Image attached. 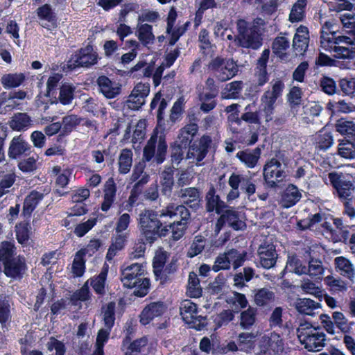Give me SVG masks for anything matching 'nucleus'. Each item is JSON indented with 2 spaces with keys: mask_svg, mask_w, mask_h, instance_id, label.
Returning <instances> with one entry per match:
<instances>
[{
  "mask_svg": "<svg viewBox=\"0 0 355 355\" xmlns=\"http://www.w3.org/2000/svg\"><path fill=\"white\" fill-rule=\"evenodd\" d=\"M325 184H329L335 189L337 196L343 201L349 200L355 191L353 177L348 173L333 171L322 176Z\"/></svg>",
  "mask_w": 355,
  "mask_h": 355,
  "instance_id": "nucleus-6",
  "label": "nucleus"
},
{
  "mask_svg": "<svg viewBox=\"0 0 355 355\" xmlns=\"http://www.w3.org/2000/svg\"><path fill=\"white\" fill-rule=\"evenodd\" d=\"M167 148L165 135L155 130L144 148L143 160L150 162L155 158L157 164L163 163L166 159Z\"/></svg>",
  "mask_w": 355,
  "mask_h": 355,
  "instance_id": "nucleus-8",
  "label": "nucleus"
},
{
  "mask_svg": "<svg viewBox=\"0 0 355 355\" xmlns=\"http://www.w3.org/2000/svg\"><path fill=\"white\" fill-rule=\"evenodd\" d=\"M289 46V40L286 37H277L272 42V50L273 53L281 60H284L286 58V50Z\"/></svg>",
  "mask_w": 355,
  "mask_h": 355,
  "instance_id": "nucleus-44",
  "label": "nucleus"
},
{
  "mask_svg": "<svg viewBox=\"0 0 355 355\" xmlns=\"http://www.w3.org/2000/svg\"><path fill=\"white\" fill-rule=\"evenodd\" d=\"M284 84L282 81L275 80L271 86L264 92L261 98L260 112L266 122L274 121L277 125H281L286 121L285 118L275 116V103L282 94Z\"/></svg>",
  "mask_w": 355,
  "mask_h": 355,
  "instance_id": "nucleus-3",
  "label": "nucleus"
},
{
  "mask_svg": "<svg viewBox=\"0 0 355 355\" xmlns=\"http://www.w3.org/2000/svg\"><path fill=\"white\" fill-rule=\"evenodd\" d=\"M300 343L309 352H319L325 345L326 335L319 327L309 322L301 323L296 330Z\"/></svg>",
  "mask_w": 355,
  "mask_h": 355,
  "instance_id": "nucleus-5",
  "label": "nucleus"
},
{
  "mask_svg": "<svg viewBox=\"0 0 355 355\" xmlns=\"http://www.w3.org/2000/svg\"><path fill=\"white\" fill-rule=\"evenodd\" d=\"M335 43L329 49H324V51L334 52V57L339 59H352L355 57V46H343L342 44L355 43V35H338L333 40Z\"/></svg>",
  "mask_w": 355,
  "mask_h": 355,
  "instance_id": "nucleus-14",
  "label": "nucleus"
},
{
  "mask_svg": "<svg viewBox=\"0 0 355 355\" xmlns=\"http://www.w3.org/2000/svg\"><path fill=\"white\" fill-rule=\"evenodd\" d=\"M113 239L112 243L108 249L106 259L107 260H112L113 257L116 254V252L122 250L125 245L127 239V233L121 234L118 233Z\"/></svg>",
  "mask_w": 355,
  "mask_h": 355,
  "instance_id": "nucleus-46",
  "label": "nucleus"
},
{
  "mask_svg": "<svg viewBox=\"0 0 355 355\" xmlns=\"http://www.w3.org/2000/svg\"><path fill=\"white\" fill-rule=\"evenodd\" d=\"M206 239L202 236H196L187 252L189 257H194L200 254L205 248Z\"/></svg>",
  "mask_w": 355,
  "mask_h": 355,
  "instance_id": "nucleus-62",
  "label": "nucleus"
},
{
  "mask_svg": "<svg viewBox=\"0 0 355 355\" xmlns=\"http://www.w3.org/2000/svg\"><path fill=\"white\" fill-rule=\"evenodd\" d=\"M236 26L238 35L234 36L231 31H229L230 33L225 34L224 40L232 41L234 46L243 48L257 49L261 46V38L255 27L243 19L238 20Z\"/></svg>",
  "mask_w": 355,
  "mask_h": 355,
  "instance_id": "nucleus-4",
  "label": "nucleus"
},
{
  "mask_svg": "<svg viewBox=\"0 0 355 355\" xmlns=\"http://www.w3.org/2000/svg\"><path fill=\"white\" fill-rule=\"evenodd\" d=\"M116 193V185L112 178H110L104 184L103 201L101 204V210L107 211L113 204Z\"/></svg>",
  "mask_w": 355,
  "mask_h": 355,
  "instance_id": "nucleus-23",
  "label": "nucleus"
},
{
  "mask_svg": "<svg viewBox=\"0 0 355 355\" xmlns=\"http://www.w3.org/2000/svg\"><path fill=\"white\" fill-rule=\"evenodd\" d=\"M182 202L189 207L196 209L199 206L200 194V191L195 187L182 189L179 194Z\"/></svg>",
  "mask_w": 355,
  "mask_h": 355,
  "instance_id": "nucleus-27",
  "label": "nucleus"
},
{
  "mask_svg": "<svg viewBox=\"0 0 355 355\" xmlns=\"http://www.w3.org/2000/svg\"><path fill=\"white\" fill-rule=\"evenodd\" d=\"M3 265L5 275L14 279L21 278L26 270L25 258L22 256L12 258L5 262Z\"/></svg>",
  "mask_w": 355,
  "mask_h": 355,
  "instance_id": "nucleus-20",
  "label": "nucleus"
},
{
  "mask_svg": "<svg viewBox=\"0 0 355 355\" xmlns=\"http://www.w3.org/2000/svg\"><path fill=\"white\" fill-rule=\"evenodd\" d=\"M226 301L231 306L234 307L236 311L245 308L248 303L245 295L237 292H233L230 294L227 297Z\"/></svg>",
  "mask_w": 355,
  "mask_h": 355,
  "instance_id": "nucleus-55",
  "label": "nucleus"
},
{
  "mask_svg": "<svg viewBox=\"0 0 355 355\" xmlns=\"http://www.w3.org/2000/svg\"><path fill=\"white\" fill-rule=\"evenodd\" d=\"M107 274V270L106 269H103L98 276L90 279V285L98 294L102 295L105 293V284Z\"/></svg>",
  "mask_w": 355,
  "mask_h": 355,
  "instance_id": "nucleus-60",
  "label": "nucleus"
},
{
  "mask_svg": "<svg viewBox=\"0 0 355 355\" xmlns=\"http://www.w3.org/2000/svg\"><path fill=\"white\" fill-rule=\"evenodd\" d=\"M76 87L69 83L63 84L60 89L58 99L63 105H69L71 103L74 97Z\"/></svg>",
  "mask_w": 355,
  "mask_h": 355,
  "instance_id": "nucleus-52",
  "label": "nucleus"
},
{
  "mask_svg": "<svg viewBox=\"0 0 355 355\" xmlns=\"http://www.w3.org/2000/svg\"><path fill=\"white\" fill-rule=\"evenodd\" d=\"M150 92L148 83H137L126 101L127 106L131 110L139 109L146 102V98Z\"/></svg>",
  "mask_w": 355,
  "mask_h": 355,
  "instance_id": "nucleus-17",
  "label": "nucleus"
},
{
  "mask_svg": "<svg viewBox=\"0 0 355 355\" xmlns=\"http://www.w3.org/2000/svg\"><path fill=\"white\" fill-rule=\"evenodd\" d=\"M334 263L336 270L340 275L351 281L355 278V267L349 259L338 257L334 259Z\"/></svg>",
  "mask_w": 355,
  "mask_h": 355,
  "instance_id": "nucleus-24",
  "label": "nucleus"
},
{
  "mask_svg": "<svg viewBox=\"0 0 355 355\" xmlns=\"http://www.w3.org/2000/svg\"><path fill=\"white\" fill-rule=\"evenodd\" d=\"M26 76L23 73H6L2 76L1 83L5 89L19 87L25 80Z\"/></svg>",
  "mask_w": 355,
  "mask_h": 355,
  "instance_id": "nucleus-40",
  "label": "nucleus"
},
{
  "mask_svg": "<svg viewBox=\"0 0 355 355\" xmlns=\"http://www.w3.org/2000/svg\"><path fill=\"white\" fill-rule=\"evenodd\" d=\"M274 298V293L266 288H263L257 291L254 295V302L258 306H263Z\"/></svg>",
  "mask_w": 355,
  "mask_h": 355,
  "instance_id": "nucleus-63",
  "label": "nucleus"
},
{
  "mask_svg": "<svg viewBox=\"0 0 355 355\" xmlns=\"http://www.w3.org/2000/svg\"><path fill=\"white\" fill-rule=\"evenodd\" d=\"M173 167L165 166L160 173V184L164 195L170 196L174 184Z\"/></svg>",
  "mask_w": 355,
  "mask_h": 355,
  "instance_id": "nucleus-34",
  "label": "nucleus"
},
{
  "mask_svg": "<svg viewBox=\"0 0 355 355\" xmlns=\"http://www.w3.org/2000/svg\"><path fill=\"white\" fill-rule=\"evenodd\" d=\"M208 69L221 82L232 78L238 72V66L233 60L225 59L221 57L212 59L209 63Z\"/></svg>",
  "mask_w": 355,
  "mask_h": 355,
  "instance_id": "nucleus-9",
  "label": "nucleus"
},
{
  "mask_svg": "<svg viewBox=\"0 0 355 355\" xmlns=\"http://www.w3.org/2000/svg\"><path fill=\"white\" fill-rule=\"evenodd\" d=\"M243 89L242 81H233L225 85L223 89L221 96L224 99L236 98Z\"/></svg>",
  "mask_w": 355,
  "mask_h": 355,
  "instance_id": "nucleus-50",
  "label": "nucleus"
},
{
  "mask_svg": "<svg viewBox=\"0 0 355 355\" xmlns=\"http://www.w3.org/2000/svg\"><path fill=\"white\" fill-rule=\"evenodd\" d=\"M145 266L141 263H132L121 270V280L125 287L135 288L134 293L144 297L149 290V279L144 277Z\"/></svg>",
  "mask_w": 355,
  "mask_h": 355,
  "instance_id": "nucleus-2",
  "label": "nucleus"
},
{
  "mask_svg": "<svg viewBox=\"0 0 355 355\" xmlns=\"http://www.w3.org/2000/svg\"><path fill=\"white\" fill-rule=\"evenodd\" d=\"M261 150L259 147H257L253 150H241L237 153L236 157L245 165L246 167L253 168L257 165Z\"/></svg>",
  "mask_w": 355,
  "mask_h": 355,
  "instance_id": "nucleus-26",
  "label": "nucleus"
},
{
  "mask_svg": "<svg viewBox=\"0 0 355 355\" xmlns=\"http://www.w3.org/2000/svg\"><path fill=\"white\" fill-rule=\"evenodd\" d=\"M135 35L139 42L145 46L153 44L155 39L153 33V26L148 24L138 22L136 27Z\"/></svg>",
  "mask_w": 355,
  "mask_h": 355,
  "instance_id": "nucleus-28",
  "label": "nucleus"
},
{
  "mask_svg": "<svg viewBox=\"0 0 355 355\" xmlns=\"http://www.w3.org/2000/svg\"><path fill=\"white\" fill-rule=\"evenodd\" d=\"M160 216L169 217L170 218L178 216L180 218V221L173 222L170 225L166 226L168 231L171 230L172 238L174 241L180 239L184 234L187 220L190 216L188 209L184 205L171 204L160 211Z\"/></svg>",
  "mask_w": 355,
  "mask_h": 355,
  "instance_id": "nucleus-7",
  "label": "nucleus"
},
{
  "mask_svg": "<svg viewBox=\"0 0 355 355\" xmlns=\"http://www.w3.org/2000/svg\"><path fill=\"white\" fill-rule=\"evenodd\" d=\"M31 148L30 145L21 136L15 137L9 146L8 156L16 159L18 156L25 153Z\"/></svg>",
  "mask_w": 355,
  "mask_h": 355,
  "instance_id": "nucleus-31",
  "label": "nucleus"
},
{
  "mask_svg": "<svg viewBox=\"0 0 355 355\" xmlns=\"http://www.w3.org/2000/svg\"><path fill=\"white\" fill-rule=\"evenodd\" d=\"M100 92L107 98H114L121 90V85L116 80H112L105 76H101L97 79Z\"/></svg>",
  "mask_w": 355,
  "mask_h": 355,
  "instance_id": "nucleus-19",
  "label": "nucleus"
},
{
  "mask_svg": "<svg viewBox=\"0 0 355 355\" xmlns=\"http://www.w3.org/2000/svg\"><path fill=\"white\" fill-rule=\"evenodd\" d=\"M230 178L250 198L256 192L255 180L250 174L232 173Z\"/></svg>",
  "mask_w": 355,
  "mask_h": 355,
  "instance_id": "nucleus-21",
  "label": "nucleus"
},
{
  "mask_svg": "<svg viewBox=\"0 0 355 355\" xmlns=\"http://www.w3.org/2000/svg\"><path fill=\"white\" fill-rule=\"evenodd\" d=\"M300 288L306 294L312 295L315 297H321L322 295L321 288L309 279H304L302 281Z\"/></svg>",
  "mask_w": 355,
  "mask_h": 355,
  "instance_id": "nucleus-61",
  "label": "nucleus"
},
{
  "mask_svg": "<svg viewBox=\"0 0 355 355\" xmlns=\"http://www.w3.org/2000/svg\"><path fill=\"white\" fill-rule=\"evenodd\" d=\"M166 306L163 302H155L148 304L140 315V322L146 325L155 318L161 316L165 311Z\"/></svg>",
  "mask_w": 355,
  "mask_h": 355,
  "instance_id": "nucleus-22",
  "label": "nucleus"
},
{
  "mask_svg": "<svg viewBox=\"0 0 355 355\" xmlns=\"http://www.w3.org/2000/svg\"><path fill=\"white\" fill-rule=\"evenodd\" d=\"M168 258V254L164 251L156 252L153 262V272L157 278L162 275V270Z\"/></svg>",
  "mask_w": 355,
  "mask_h": 355,
  "instance_id": "nucleus-53",
  "label": "nucleus"
},
{
  "mask_svg": "<svg viewBox=\"0 0 355 355\" xmlns=\"http://www.w3.org/2000/svg\"><path fill=\"white\" fill-rule=\"evenodd\" d=\"M336 130L340 134L355 141V123L341 119L336 123Z\"/></svg>",
  "mask_w": 355,
  "mask_h": 355,
  "instance_id": "nucleus-42",
  "label": "nucleus"
},
{
  "mask_svg": "<svg viewBox=\"0 0 355 355\" xmlns=\"http://www.w3.org/2000/svg\"><path fill=\"white\" fill-rule=\"evenodd\" d=\"M257 336L256 333L242 332L239 334L237 342L239 349L243 352H250L255 345V340Z\"/></svg>",
  "mask_w": 355,
  "mask_h": 355,
  "instance_id": "nucleus-41",
  "label": "nucleus"
},
{
  "mask_svg": "<svg viewBox=\"0 0 355 355\" xmlns=\"http://www.w3.org/2000/svg\"><path fill=\"white\" fill-rule=\"evenodd\" d=\"M145 167L144 162H139L134 166L130 181L131 183L137 182L135 187L144 185L148 182L149 175L144 172Z\"/></svg>",
  "mask_w": 355,
  "mask_h": 355,
  "instance_id": "nucleus-37",
  "label": "nucleus"
},
{
  "mask_svg": "<svg viewBox=\"0 0 355 355\" xmlns=\"http://www.w3.org/2000/svg\"><path fill=\"white\" fill-rule=\"evenodd\" d=\"M37 14L41 20L40 24L42 27L49 28L56 23V17L53 12L51 8L48 4H44L37 10Z\"/></svg>",
  "mask_w": 355,
  "mask_h": 355,
  "instance_id": "nucleus-33",
  "label": "nucleus"
},
{
  "mask_svg": "<svg viewBox=\"0 0 355 355\" xmlns=\"http://www.w3.org/2000/svg\"><path fill=\"white\" fill-rule=\"evenodd\" d=\"M212 144L213 141L210 136L206 135L202 136L198 141L189 145L185 157L186 159L189 160L191 163L200 166L201 162L206 157Z\"/></svg>",
  "mask_w": 355,
  "mask_h": 355,
  "instance_id": "nucleus-10",
  "label": "nucleus"
},
{
  "mask_svg": "<svg viewBox=\"0 0 355 355\" xmlns=\"http://www.w3.org/2000/svg\"><path fill=\"white\" fill-rule=\"evenodd\" d=\"M286 269L288 272L295 273L298 275L307 273V268L302 265L301 261L294 256L288 257Z\"/></svg>",
  "mask_w": 355,
  "mask_h": 355,
  "instance_id": "nucleus-54",
  "label": "nucleus"
},
{
  "mask_svg": "<svg viewBox=\"0 0 355 355\" xmlns=\"http://www.w3.org/2000/svg\"><path fill=\"white\" fill-rule=\"evenodd\" d=\"M16 254V248L11 241H3L0 243V261L3 263Z\"/></svg>",
  "mask_w": 355,
  "mask_h": 355,
  "instance_id": "nucleus-59",
  "label": "nucleus"
},
{
  "mask_svg": "<svg viewBox=\"0 0 355 355\" xmlns=\"http://www.w3.org/2000/svg\"><path fill=\"white\" fill-rule=\"evenodd\" d=\"M180 313L182 320L191 328L200 329L205 318L199 314L198 306L190 300H184L180 305Z\"/></svg>",
  "mask_w": 355,
  "mask_h": 355,
  "instance_id": "nucleus-11",
  "label": "nucleus"
},
{
  "mask_svg": "<svg viewBox=\"0 0 355 355\" xmlns=\"http://www.w3.org/2000/svg\"><path fill=\"white\" fill-rule=\"evenodd\" d=\"M324 282L333 293H343L347 289L346 283L340 277L329 275L324 278Z\"/></svg>",
  "mask_w": 355,
  "mask_h": 355,
  "instance_id": "nucleus-56",
  "label": "nucleus"
},
{
  "mask_svg": "<svg viewBox=\"0 0 355 355\" xmlns=\"http://www.w3.org/2000/svg\"><path fill=\"white\" fill-rule=\"evenodd\" d=\"M260 265L266 269L273 267L276 263L277 254L272 242L266 240L258 248Z\"/></svg>",
  "mask_w": 355,
  "mask_h": 355,
  "instance_id": "nucleus-18",
  "label": "nucleus"
},
{
  "mask_svg": "<svg viewBox=\"0 0 355 355\" xmlns=\"http://www.w3.org/2000/svg\"><path fill=\"white\" fill-rule=\"evenodd\" d=\"M148 338L146 336L138 338L132 342L130 340V338L129 336H126L122 342L121 344V350H125V347L128 346L132 352H135L137 354L141 352L143 349L148 344Z\"/></svg>",
  "mask_w": 355,
  "mask_h": 355,
  "instance_id": "nucleus-49",
  "label": "nucleus"
},
{
  "mask_svg": "<svg viewBox=\"0 0 355 355\" xmlns=\"http://www.w3.org/2000/svg\"><path fill=\"white\" fill-rule=\"evenodd\" d=\"M256 321V310L248 308L243 311L240 315V326L243 329H249Z\"/></svg>",
  "mask_w": 355,
  "mask_h": 355,
  "instance_id": "nucleus-57",
  "label": "nucleus"
},
{
  "mask_svg": "<svg viewBox=\"0 0 355 355\" xmlns=\"http://www.w3.org/2000/svg\"><path fill=\"white\" fill-rule=\"evenodd\" d=\"M334 24L331 21H326L321 28L320 47L322 49H329L335 43L333 40L338 37L336 32L334 30Z\"/></svg>",
  "mask_w": 355,
  "mask_h": 355,
  "instance_id": "nucleus-25",
  "label": "nucleus"
},
{
  "mask_svg": "<svg viewBox=\"0 0 355 355\" xmlns=\"http://www.w3.org/2000/svg\"><path fill=\"white\" fill-rule=\"evenodd\" d=\"M207 210L208 211H216L217 214L223 212L226 207L225 203L220 200L218 196L215 194V190L211 189L209 191L206 196Z\"/></svg>",
  "mask_w": 355,
  "mask_h": 355,
  "instance_id": "nucleus-38",
  "label": "nucleus"
},
{
  "mask_svg": "<svg viewBox=\"0 0 355 355\" xmlns=\"http://www.w3.org/2000/svg\"><path fill=\"white\" fill-rule=\"evenodd\" d=\"M306 0H297L291 7L288 20L292 23L302 21L305 17Z\"/></svg>",
  "mask_w": 355,
  "mask_h": 355,
  "instance_id": "nucleus-39",
  "label": "nucleus"
},
{
  "mask_svg": "<svg viewBox=\"0 0 355 355\" xmlns=\"http://www.w3.org/2000/svg\"><path fill=\"white\" fill-rule=\"evenodd\" d=\"M301 198L302 194L298 188L293 184H289L282 195L281 202L283 207L288 208L295 205Z\"/></svg>",
  "mask_w": 355,
  "mask_h": 355,
  "instance_id": "nucleus-32",
  "label": "nucleus"
},
{
  "mask_svg": "<svg viewBox=\"0 0 355 355\" xmlns=\"http://www.w3.org/2000/svg\"><path fill=\"white\" fill-rule=\"evenodd\" d=\"M295 309L301 314L313 316L321 308L320 304L309 299H298L295 302Z\"/></svg>",
  "mask_w": 355,
  "mask_h": 355,
  "instance_id": "nucleus-29",
  "label": "nucleus"
},
{
  "mask_svg": "<svg viewBox=\"0 0 355 355\" xmlns=\"http://www.w3.org/2000/svg\"><path fill=\"white\" fill-rule=\"evenodd\" d=\"M9 125L14 130L23 131L27 130L31 126V119L26 113L19 112L13 115Z\"/></svg>",
  "mask_w": 355,
  "mask_h": 355,
  "instance_id": "nucleus-36",
  "label": "nucleus"
},
{
  "mask_svg": "<svg viewBox=\"0 0 355 355\" xmlns=\"http://www.w3.org/2000/svg\"><path fill=\"white\" fill-rule=\"evenodd\" d=\"M44 194L37 191H33L25 198L23 206V214L30 216L40 202L43 199Z\"/></svg>",
  "mask_w": 355,
  "mask_h": 355,
  "instance_id": "nucleus-35",
  "label": "nucleus"
},
{
  "mask_svg": "<svg viewBox=\"0 0 355 355\" xmlns=\"http://www.w3.org/2000/svg\"><path fill=\"white\" fill-rule=\"evenodd\" d=\"M222 214L223 216H225V223H227L229 226L232 227L234 230H242L245 226V223L239 219L238 213L235 210H224Z\"/></svg>",
  "mask_w": 355,
  "mask_h": 355,
  "instance_id": "nucleus-51",
  "label": "nucleus"
},
{
  "mask_svg": "<svg viewBox=\"0 0 355 355\" xmlns=\"http://www.w3.org/2000/svg\"><path fill=\"white\" fill-rule=\"evenodd\" d=\"M245 256L244 254L239 252L236 250H228L217 257L212 266V270L214 272L227 270L230 268L231 264L236 269L243 264L245 261Z\"/></svg>",
  "mask_w": 355,
  "mask_h": 355,
  "instance_id": "nucleus-13",
  "label": "nucleus"
},
{
  "mask_svg": "<svg viewBox=\"0 0 355 355\" xmlns=\"http://www.w3.org/2000/svg\"><path fill=\"white\" fill-rule=\"evenodd\" d=\"M187 294L190 297L198 298L202 295V288L200 286V281L194 272L189 275Z\"/></svg>",
  "mask_w": 355,
  "mask_h": 355,
  "instance_id": "nucleus-48",
  "label": "nucleus"
},
{
  "mask_svg": "<svg viewBox=\"0 0 355 355\" xmlns=\"http://www.w3.org/2000/svg\"><path fill=\"white\" fill-rule=\"evenodd\" d=\"M216 96V92H205L200 95V101L201 102L200 109L205 112H208L213 110L216 103L214 98Z\"/></svg>",
  "mask_w": 355,
  "mask_h": 355,
  "instance_id": "nucleus-58",
  "label": "nucleus"
},
{
  "mask_svg": "<svg viewBox=\"0 0 355 355\" xmlns=\"http://www.w3.org/2000/svg\"><path fill=\"white\" fill-rule=\"evenodd\" d=\"M160 213L153 209H144L138 216V226L141 236L146 241L152 243L158 237L165 236L168 232L166 225L164 226L165 222L159 218Z\"/></svg>",
  "mask_w": 355,
  "mask_h": 355,
  "instance_id": "nucleus-1",
  "label": "nucleus"
},
{
  "mask_svg": "<svg viewBox=\"0 0 355 355\" xmlns=\"http://www.w3.org/2000/svg\"><path fill=\"white\" fill-rule=\"evenodd\" d=\"M98 54L93 47L87 45L73 54L68 61V67L73 69L76 67H89L97 63Z\"/></svg>",
  "mask_w": 355,
  "mask_h": 355,
  "instance_id": "nucleus-12",
  "label": "nucleus"
},
{
  "mask_svg": "<svg viewBox=\"0 0 355 355\" xmlns=\"http://www.w3.org/2000/svg\"><path fill=\"white\" fill-rule=\"evenodd\" d=\"M198 130V126L196 123L187 124L180 130L178 139L175 141L180 144V145H183L184 148H187L197 134Z\"/></svg>",
  "mask_w": 355,
  "mask_h": 355,
  "instance_id": "nucleus-30",
  "label": "nucleus"
},
{
  "mask_svg": "<svg viewBox=\"0 0 355 355\" xmlns=\"http://www.w3.org/2000/svg\"><path fill=\"white\" fill-rule=\"evenodd\" d=\"M286 177L282 163L275 158L266 162L263 167V178L268 186L275 187Z\"/></svg>",
  "mask_w": 355,
  "mask_h": 355,
  "instance_id": "nucleus-15",
  "label": "nucleus"
},
{
  "mask_svg": "<svg viewBox=\"0 0 355 355\" xmlns=\"http://www.w3.org/2000/svg\"><path fill=\"white\" fill-rule=\"evenodd\" d=\"M115 308L114 302H110L102 307V317L104 322V327L111 330L115 321Z\"/></svg>",
  "mask_w": 355,
  "mask_h": 355,
  "instance_id": "nucleus-45",
  "label": "nucleus"
},
{
  "mask_svg": "<svg viewBox=\"0 0 355 355\" xmlns=\"http://www.w3.org/2000/svg\"><path fill=\"white\" fill-rule=\"evenodd\" d=\"M338 145V154L347 159H355V144L347 139H340Z\"/></svg>",
  "mask_w": 355,
  "mask_h": 355,
  "instance_id": "nucleus-43",
  "label": "nucleus"
},
{
  "mask_svg": "<svg viewBox=\"0 0 355 355\" xmlns=\"http://www.w3.org/2000/svg\"><path fill=\"white\" fill-rule=\"evenodd\" d=\"M132 152L130 149H123L119 157V171L121 174L128 173L132 166Z\"/></svg>",
  "mask_w": 355,
  "mask_h": 355,
  "instance_id": "nucleus-47",
  "label": "nucleus"
},
{
  "mask_svg": "<svg viewBox=\"0 0 355 355\" xmlns=\"http://www.w3.org/2000/svg\"><path fill=\"white\" fill-rule=\"evenodd\" d=\"M261 343V355H276L284 350V341L280 335L275 332L262 337Z\"/></svg>",
  "mask_w": 355,
  "mask_h": 355,
  "instance_id": "nucleus-16",
  "label": "nucleus"
},
{
  "mask_svg": "<svg viewBox=\"0 0 355 355\" xmlns=\"http://www.w3.org/2000/svg\"><path fill=\"white\" fill-rule=\"evenodd\" d=\"M16 237L19 243L26 245L30 238L31 226L28 223H20L15 227Z\"/></svg>",
  "mask_w": 355,
  "mask_h": 355,
  "instance_id": "nucleus-64",
  "label": "nucleus"
}]
</instances>
